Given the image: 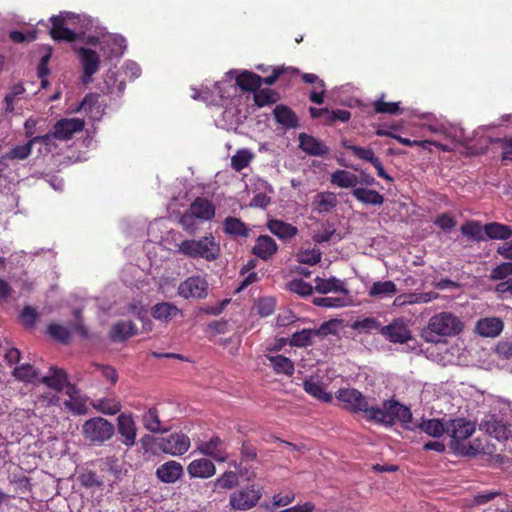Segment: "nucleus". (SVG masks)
I'll use <instances>...</instances> for the list:
<instances>
[{"instance_id": "f257e3e1", "label": "nucleus", "mask_w": 512, "mask_h": 512, "mask_svg": "<svg viewBox=\"0 0 512 512\" xmlns=\"http://www.w3.org/2000/svg\"><path fill=\"white\" fill-rule=\"evenodd\" d=\"M412 419L411 409L393 398L384 400L381 406L375 405L372 414L369 415V421L386 427H392L398 422L409 430H413L409 426L412 423Z\"/></svg>"}, {"instance_id": "f03ea898", "label": "nucleus", "mask_w": 512, "mask_h": 512, "mask_svg": "<svg viewBox=\"0 0 512 512\" xmlns=\"http://www.w3.org/2000/svg\"><path fill=\"white\" fill-rule=\"evenodd\" d=\"M463 322L451 312H440L429 319L421 337L428 343L439 342V337L454 336L463 330Z\"/></svg>"}, {"instance_id": "7ed1b4c3", "label": "nucleus", "mask_w": 512, "mask_h": 512, "mask_svg": "<svg viewBox=\"0 0 512 512\" xmlns=\"http://www.w3.org/2000/svg\"><path fill=\"white\" fill-rule=\"evenodd\" d=\"M178 252L193 259H204L208 262L217 260L220 256V245L210 233L200 239H187L178 245Z\"/></svg>"}, {"instance_id": "20e7f679", "label": "nucleus", "mask_w": 512, "mask_h": 512, "mask_svg": "<svg viewBox=\"0 0 512 512\" xmlns=\"http://www.w3.org/2000/svg\"><path fill=\"white\" fill-rule=\"evenodd\" d=\"M336 399L343 404V408L352 413L362 412L365 414L366 419L369 420V415L375 405H370L369 397L363 395L355 388H340L336 394Z\"/></svg>"}, {"instance_id": "39448f33", "label": "nucleus", "mask_w": 512, "mask_h": 512, "mask_svg": "<svg viewBox=\"0 0 512 512\" xmlns=\"http://www.w3.org/2000/svg\"><path fill=\"white\" fill-rule=\"evenodd\" d=\"M263 495V488L250 484L235 490L229 496V507L233 511H246L254 508Z\"/></svg>"}, {"instance_id": "423d86ee", "label": "nucleus", "mask_w": 512, "mask_h": 512, "mask_svg": "<svg viewBox=\"0 0 512 512\" xmlns=\"http://www.w3.org/2000/svg\"><path fill=\"white\" fill-rule=\"evenodd\" d=\"M114 425L102 417H94L83 425V434L86 439L94 443H104L114 434Z\"/></svg>"}, {"instance_id": "0eeeda50", "label": "nucleus", "mask_w": 512, "mask_h": 512, "mask_svg": "<svg viewBox=\"0 0 512 512\" xmlns=\"http://www.w3.org/2000/svg\"><path fill=\"white\" fill-rule=\"evenodd\" d=\"M178 294L184 299H204L208 295V282L199 275L188 277L180 283Z\"/></svg>"}, {"instance_id": "6e6552de", "label": "nucleus", "mask_w": 512, "mask_h": 512, "mask_svg": "<svg viewBox=\"0 0 512 512\" xmlns=\"http://www.w3.org/2000/svg\"><path fill=\"white\" fill-rule=\"evenodd\" d=\"M159 448L170 455H183L190 448V439L184 433H172L159 442Z\"/></svg>"}, {"instance_id": "1a4fd4ad", "label": "nucleus", "mask_w": 512, "mask_h": 512, "mask_svg": "<svg viewBox=\"0 0 512 512\" xmlns=\"http://www.w3.org/2000/svg\"><path fill=\"white\" fill-rule=\"evenodd\" d=\"M84 126L85 122L82 119L62 118L52 126L53 135L57 140L67 141L71 139L75 133L81 132Z\"/></svg>"}, {"instance_id": "9d476101", "label": "nucleus", "mask_w": 512, "mask_h": 512, "mask_svg": "<svg viewBox=\"0 0 512 512\" xmlns=\"http://www.w3.org/2000/svg\"><path fill=\"white\" fill-rule=\"evenodd\" d=\"M475 432V425L465 418H456L447 421L446 433L452 438L453 442L459 444L472 436Z\"/></svg>"}, {"instance_id": "9b49d317", "label": "nucleus", "mask_w": 512, "mask_h": 512, "mask_svg": "<svg viewBox=\"0 0 512 512\" xmlns=\"http://www.w3.org/2000/svg\"><path fill=\"white\" fill-rule=\"evenodd\" d=\"M77 53L83 67V83H89L92 76L99 70L100 56L96 51L85 47H80Z\"/></svg>"}, {"instance_id": "f8f14e48", "label": "nucleus", "mask_w": 512, "mask_h": 512, "mask_svg": "<svg viewBox=\"0 0 512 512\" xmlns=\"http://www.w3.org/2000/svg\"><path fill=\"white\" fill-rule=\"evenodd\" d=\"M50 36L57 42H74L80 35L66 27V18L62 15H54L50 18Z\"/></svg>"}, {"instance_id": "ddd939ff", "label": "nucleus", "mask_w": 512, "mask_h": 512, "mask_svg": "<svg viewBox=\"0 0 512 512\" xmlns=\"http://www.w3.org/2000/svg\"><path fill=\"white\" fill-rule=\"evenodd\" d=\"M117 430L122 437L121 442L125 446L132 447L135 445L137 428L131 414L121 413L117 417Z\"/></svg>"}, {"instance_id": "4468645a", "label": "nucleus", "mask_w": 512, "mask_h": 512, "mask_svg": "<svg viewBox=\"0 0 512 512\" xmlns=\"http://www.w3.org/2000/svg\"><path fill=\"white\" fill-rule=\"evenodd\" d=\"M199 451L218 462H224L227 459L226 445L219 436H213L208 441H203L198 445Z\"/></svg>"}, {"instance_id": "2eb2a0df", "label": "nucleus", "mask_w": 512, "mask_h": 512, "mask_svg": "<svg viewBox=\"0 0 512 512\" xmlns=\"http://www.w3.org/2000/svg\"><path fill=\"white\" fill-rule=\"evenodd\" d=\"M68 400L64 401V407L74 415H85L88 412L85 400L81 397L80 391L74 384L66 385Z\"/></svg>"}, {"instance_id": "dca6fc26", "label": "nucleus", "mask_w": 512, "mask_h": 512, "mask_svg": "<svg viewBox=\"0 0 512 512\" xmlns=\"http://www.w3.org/2000/svg\"><path fill=\"white\" fill-rule=\"evenodd\" d=\"M480 429L497 440L508 439V427L495 415H486L480 423Z\"/></svg>"}, {"instance_id": "f3484780", "label": "nucleus", "mask_w": 512, "mask_h": 512, "mask_svg": "<svg viewBox=\"0 0 512 512\" xmlns=\"http://www.w3.org/2000/svg\"><path fill=\"white\" fill-rule=\"evenodd\" d=\"M380 331L392 343L403 344L411 338L410 330L399 321H393L389 325L382 327Z\"/></svg>"}, {"instance_id": "a211bd4d", "label": "nucleus", "mask_w": 512, "mask_h": 512, "mask_svg": "<svg viewBox=\"0 0 512 512\" xmlns=\"http://www.w3.org/2000/svg\"><path fill=\"white\" fill-rule=\"evenodd\" d=\"M277 250L278 245L272 237L268 235H260L255 241L252 253L258 258L267 261L277 252Z\"/></svg>"}, {"instance_id": "6ab92c4d", "label": "nucleus", "mask_w": 512, "mask_h": 512, "mask_svg": "<svg viewBox=\"0 0 512 512\" xmlns=\"http://www.w3.org/2000/svg\"><path fill=\"white\" fill-rule=\"evenodd\" d=\"M299 147L308 155L324 156L328 153V147L325 143L306 133H300Z\"/></svg>"}, {"instance_id": "aec40b11", "label": "nucleus", "mask_w": 512, "mask_h": 512, "mask_svg": "<svg viewBox=\"0 0 512 512\" xmlns=\"http://www.w3.org/2000/svg\"><path fill=\"white\" fill-rule=\"evenodd\" d=\"M151 315L154 319L168 323L174 318L183 316V312L175 304L160 302L152 306Z\"/></svg>"}, {"instance_id": "412c9836", "label": "nucleus", "mask_w": 512, "mask_h": 512, "mask_svg": "<svg viewBox=\"0 0 512 512\" xmlns=\"http://www.w3.org/2000/svg\"><path fill=\"white\" fill-rule=\"evenodd\" d=\"M302 386L307 394L321 402L330 403L333 399L332 395L325 391L318 377L309 376L305 378Z\"/></svg>"}, {"instance_id": "4be33fe9", "label": "nucleus", "mask_w": 512, "mask_h": 512, "mask_svg": "<svg viewBox=\"0 0 512 512\" xmlns=\"http://www.w3.org/2000/svg\"><path fill=\"white\" fill-rule=\"evenodd\" d=\"M504 328V323L500 318L488 317L482 318L476 323V331L483 337H497Z\"/></svg>"}, {"instance_id": "5701e85b", "label": "nucleus", "mask_w": 512, "mask_h": 512, "mask_svg": "<svg viewBox=\"0 0 512 512\" xmlns=\"http://www.w3.org/2000/svg\"><path fill=\"white\" fill-rule=\"evenodd\" d=\"M276 122L285 129H294L299 125L296 113L287 105L278 104L273 110Z\"/></svg>"}, {"instance_id": "b1692460", "label": "nucleus", "mask_w": 512, "mask_h": 512, "mask_svg": "<svg viewBox=\"0 0 512 512\" xmlns=\"http://www.w3.org/2000/svg\"><path fill=\"white\" fill-rule=\"evenodd\" d=\"M156 475L163 483H175L183 475V467L176 461H168L157 468Z\"/></svg>"}, {"instance_id": "393cba45", "label": "nucleus", "mask_w": 512, "mask_h": 512, "mask_svg": "<svg viewBox=\"0 0 512 512\" xmlns=\"http://www.w3.org/2000/svg\"><path fill=\"white\" fill-rule=\"evenodd\" d=\"M223 231L232 238H248L251 229L240 218L228 216L223 221Z\"/></svg>"}, {"instance_id": "a878e982", "label": "nucleus", "mask_w": 512, "mask_h": 512, "mask_svg": "<svg viewBox=\"0 0 512 512\" xmlns=\"http://www.w3.org/2000/svg\"><path fill=\"white\" fill-rule=\"evenodd\" d=\"M187 472L191 478H209L215 474L216 467L211 460L200 458L189 463Z\"/></svg>"}, {"instance_id": "bb28decb", "label": "nucleus", "mask_w": 512, "mask_h": 512, "mask_svg": "<svg viewBox=\"0 0 512 512\" xmlns=\"http://www.w3.org/2000/svg\"><path fill=\"white\" fill-rule=\"evenodd\" d=\"M267 228L273 235L283 241H290L298 234L296 226L278 219L269 220Z\"/></svg>"}, {"instance_id": "cd10ccee", "label": "nucleus", "mask_w": 512, "mask_h": 512, "mask_svg": "<svg viewBox=\"0 0 512 512\" xmlns=\"http://www.w3.org/2000/svg\"><path fill=\"white\" fill-rule=\"evenodd\" d=\"M192 216L197 219L209 221L215 216V206L204 197H197L190 205Z\"/></svg>"}, {"instance_id": "c85d7f7f", "label": "nucleus", "mask_w": 512, "mask_h": 512, "mask_svg": "<svg viewBox=\"0 0 512 512\" xmlns=\"http://www.w3.org/2000/svg\"><path fill=\"white\" fill-rule=\"evenodd\" d=\"M314 282H315V290L320 294H327L330 292H339L345 296L349 295V290L346 288L344 282L337 279L336 277L332 276L328 279L316 277Z\"/></svg>"}, {"instance_id": "c756f323", "label": "nucleus", "mask_w": 512, "mask_h": 512, "mask_svg": "<svg viewBox=\"0 0 512 512\" xmlns=\"http://www.w3.org/2000/svg\"><path fill=\"white\" fill-rule=\"evenodd\" d=\"M136 334L137 327L132 321L119 320L112 325L109 336L114 342H123Z\"/></svg>"}, {"instance_id": "7c9ffc66", "label": "nucleus", "mask_w": 512, "mask_h": 512, "mask_svg": "<svg viewBox=\"0 0 512 512\" xmlns=\"http://www.w3.org/2000/svg\"><path fill=\"white\" fill-rule=\"evenodd\" d=\"M50 374L43 376L41 378V382L47 385L48 387L54 389L57 392H61L66 385L70 384L68 382V375L64 369L57 367H50Z\"/></svg>"}, {"instance_id": "2f4dec72", "label": "nucleus", "mask_w": 512, "mask_h": 512, "mask_svg": "<svg viewBox=\"0 0 512 512\" xmlns=\"http://www.w3.org/2000/svg\"><path fill=\"white\" fill-rule=\"evenodd\" d=\"M412 428H413V430L419 429L431 437L439 438L446 432L447 422L444 423L441 419H436V418H433V419L422 418L421 421L419 423L415 424Z\"/></svg>"}, {"instance_id": "473e14b6", "label": "nucleus", "mask_w": 512, "mask_h": 512, "mask_svg": "<svg viewBox=\"0 0 512 512\" xmlns=\"http://www.w3.org/2000/svg\"><path fill=\"white\" fill-rule=\"evenodd\" d=\"M326 327H327V323H324L317 330L302 329L301 331L295 332L292 334L289 343L291 346H294V347L309 346L312 343L313 336L326 334V332H325Z\"/></svg>"}, {"instance_id": "72a5a7b5", "label": "nucleus", "mask_w": 512, "mask_h": 512, "mask_svg": "<svg viewBox=\"0 0 512 512\" xmlns=\"http://www.w3.org/2000/svg\"><path fill=\"white\" fill-rule=\"evenodd\" d=\"M486 239L508 240L512 237V227L499 222H490L484 225Z\"/></svg>"}, {"instance_id": "f704fd0d", "label": "nucleus", "mask_w": 512, "mask_h": 512, "mask_svg": "<svg viewBox=\"0 0 512 512\" xmlns=\"http://www.w3.org/2000/svg\"><path fill=\"white\" fill-rule=\"evenodd\" d=\"M351 194L356 200L366 205H382L385 200L378 191L363 187L354 188Z\"/></svg>"}, {"instance_id": "c9c22d12", "label": "nucleus", "mask_w": 512, "mask_h": 512, "mask_svg": "<svg viewBox=\"0 0 512 512\" xmlns=\"http://www.w3.org/2000/svg\"><path fill=\"white\" fill-rule=\"evenodd\" d=\"M239 484V475L235 471H225L213 482V491L223 493L237 487Z\"/></svg>"}, {"instance_id": "e433bc0d", "label": "nucleus", "mask_w": 512, "mask_h": 512, "mask_svg": "<svg viewBox=\"0 0 512 512\" xmlns=\"http://www.w3.org/2000/svg\"><path fill=\"white\" fill-rule=\"evenodd\" d=\"M236 83L241 90L255 93L261 87L262 77L251 71H243L237 76Z\"/></svg>"}, {"instance_id": "4c0bfd02", "label": "nucleus", "mask_w": 512, "mask_h": 512, "mask_svg": "<svg viewBox=\"0 0 512 512\" xmlns=\"http://www.w3.org/2000/svg\"><path fill=\"white\" fill-rule=\"evenodd\" d=\"M460 231L464 236L473 241L480 242L486 240L484 225H482L480 221L468 220L461 225Z\"/></svg>"}, {"instance_id": "58836bf2", "label": "nucleus", "mask_w": 512, "mask_h": 512, "mask_svg": "<svg viewBox=\"0 0 512 512\" xmlns=\"http://www.w3.org/2000/svg\"><path fill=\"white\" fill-rule=\"evenodd\" d=\"M267 358L275 373L285 374L287 376L294 374L295 366L290 358L283 355L267 356Z\"/></svg>"}, {"instance_id": "ea45409f", "label": "nucleus", "mask_w": 512, "mask_h": 512, "mask_svg": "<svg viewBox=\"0 0 512 512\" xmlns=\"http://www.w3.org/2000/svg\"><path fill=\"white\" fill-rule=\"evenodd\" d=\"M331 183L341 188H357L358 177L347 170H336L331 174Z\"/></svg>"}, {"instance_id": "a19ab883", "label": "nucleus", "mask_w": 512, "mask_h": 512, "mask_svg": "<svg viewBox=\"0 0 512 512\" xmlns=\"http://www.w3.org/2000/svg\"><path fill=\"white\" fill-rule=\"evenodd\" d=\"M143 426L152 433L165 432L162 428L159 411L156 407H151L142 415Z\"/></svg>"}, {"instance_id": "79ce46f5", "label": "nucleus", "mask_w": 512, "mask_h": 512, "mask_svg": "<svg viewBox=\"0 0 512 512\" xmlns=\"http://www.w3.org/2000/svg\"><path fill=\"white\" fill-rule=\"evenodd\" d=\"M397 288L393 281H377L372 284L369 289L370 297H383V296H393L396 294Z\"/></svg>"}, {"instance_id": "37998d69", "label": "nucleus", "mask_w": 512, "mask_h": 512, "mask_svg": "<svg viewBox=\"0 0 512 512\" xmlns=\"http://www.w3.org/2000/svg\"><path fill=\"white\" fill-rule=\"evenodd\" d=\"M319 212H329L337 205V198L332 192L318 193L313 202Z\"/></svg>"}, {"instance_id": "c03bdc74", "label": "nucleus", "mask_w": 512, "mask_h": 512, "mask_svg": "<svg viewBox=\"0 0 512 512\" xmlns=\"http://www.w3.org/2000/svg\"><path fill=\"white\" fill-rule=\"evenodd\" d=\"M93 407L103 414L115 415L121 410L122 405L115 398H102L93 402Z\"/></svg>"}, {"instance_id": "a18cd8bd", "label": "nucleus", "mask_w": 512, "mask_h": 512, "mask_svg": "<svg viewBox=\"0 0 512 512\" xmlns=\"http://www.w3.org/2000/svg\"><path fill=\"white\" fill-rule=\"evenodd\" d=\"M350 298L348 296H341V297H331V296H325V297H316L313 299V304L319 307H325V308H340V307H346L350 305Z\"/></svg>"}, {"instance_id": "49530a36", "label": "nucleus", "mask_w": 512, "mask_h": 512, "mask_svg": "<svg viewBox=\"0 0 512 512\" xmlns=\"http://www.w3.org/2000/svg\"><path fill=\"white\" fill-rule=\"evenodd\" d=\"M279 98V94L271 88H258L254 93V102L258 107L274 104Z\"/></svg>"}, {"instance_id": "de8ad7c7", "label": "nucleus", "mask_w": 512, "mask_h": 512, "mask_svg": "<svg viewBox=\"0 0 512 512\" xmlns=\"http://www.w3.org/2000/svg\"><path fill=\"white\" fill-rule=\"evenodd\" d=\"M254 155L248 149H239L236 151L235 155L231 158V167L236 172H240L246 167L249 166L252 161Z\"/></svg>"}, {"instance_id": "09e8293b", "label": "nucleus", "mask_w": 512, "mask_h": 512, "mask_svg": "<svg viewBox=\"0 0 512 512\" xmlns=\"http://www.w3.org/2000/svg\"><path fill=\"white\" fill-rule=\"evenodd\" d=\"M341 145L351 151L354 156L357 158L367 161L369 163H373L378 157L375 156L374 151L371 148H364L356 145H352L348 140H342Z\"/></svg>"}, {"instance_id": "8fccbe9b", "label": "nucleus", "mask_w": 512, "mask_h": 512, "mask_svg": "<svg viewBox=\"0 0 512 512\" xmlns=\"http://www.w3.org/2000/svg\"><path fill=\"white\" fill-rule=\"evenodd\" d=\"M32 148L33 144L31 140H29L24 145H18L11 148L8 152L5 153L3 158L8 160H25L31 155Z\"/></svg>"}, {"instance_id": "3c124183", "label": "nucleus", "mask_w": 512, "mask_h": 512, "mask_svg": "<svg viewBox=\"0 0 512 512\" xmlns=\"http://www.w3.org/2000/svg\"><path fill=\"white\" fill-rule=\"evenodd\" d=\"M48 334L62 344L69 343L71 333L69 329L58 323H50L47 327Z\"/></svg>"}, {"instance_id": "603ef678", "label": "nucleus", "mask_w": 512, "mask_h": 512, "mask_svg": "<svg viewBox=\"0 0 512 512\" xmlns=\"http://www.w3.org/2000/svg\"><path fill=\"white\" fill-rule=\"evenodd\" d=\"M13 375L21 381L34 382L39 374L31 364H23L14 369Z\"/></svg>"}, {"instance_id": "864d4df0", "label": "nucleus", "mask_w": 512, "mask_h": 512, "mask_svg": "<svg viewBox=\"0 0 512 512\" xmlns=\"http://www.w3.org/2000/svg\"><path fill=\"white\" fill-rule=\"evenodd\" d=\"M374 111L378 114L397 115L401 113L399 102H386L383 97L373 103Z\"/></svg>"}, {"instance_id": "5fc2aeb1", "label": "nucleus", "mask_w": 512, "mask_h": 512, "mask_svg": "<svg viewBox=\"0 0 512 512\" xmlns=\"http://www.w3.org/2000/svg\"><path fill=\"white\" fill-rule=\"evenodd\" d=\"M351 118V112L343 109L329 110L326 114V118L324 119V124L333 125L335 122L339 121L342 123L348 122Z\"/></svg>"}, {"instance_id": "6e6d98bb", "label": "nucleus", "mask_w": 512, "mask_h": 512, "mask_svg": "<svg viewBox=\"0 0 512 512\" xmlns=\"http://www.w3.org/2000/svg\"><path fill=\"white\" fill-rule=\"evenodd\" d=\"M437 296L438 295L435 292L405 293L403 301L407 304L428 303L433 299H436Z\"/></svg>"}, {"instance_id": "4d7b16f0", "label": "nucleus", "mask_w": 512, "mask_h": 512, "mask_svg": "<svg viewBox=\"0 0 512 512\" xmlns=\"http://www.w3.org/2000/svg\"><path fill=\"white\" fill-rule=\"evenodd\" d=\"M352 328L361 332L371 333L380 328L379 322L373 317H366L353 323Z\"/></svg>"}, {"instance_id": "13d9d810", "label": "nucleus", "mask_w": 512, "mask_h": 512, "mask_svg": "<svg viewBox=\"0 0 512 512\" xmlns=\"http://www.w3.org/2000/svg\"><path fill=\"white\" fill-rule=\"evenodd\" d=\"M39 314L33 307L27 305L20 313V320L26 328H34Z\"/></svg>"}, {"instance_id": "bf43d9fd", "label": "nucleus", "mask_w": 512, "mask_h": 512, "mask_svg": "<svg viewBox=\"0 0 512 512\" xmlns=\"http://www.w3.org/2000/svg\"><path fill=\"white\" fill-rule=\"evenodd\" d=\"M512 275V262H503L492 269L490 279L493 281L504 280Z\"/></svg>"}, {"instance_id": "052dcab7", "label": "nucleus", "mask_w": 512, "mask_h": 512, "mask_svg": "<svg viewBox=\"0 0 512 512\" xmlns=\"http://www.w3.org/2000/svg\"><path fill=\"white\" fill-rule=\"evenodd\" d=\"M79 480L82 486L86 488L101 487L104 482L94 471L88 470L80 474Z\"/></svg>"}, {"instance_id": "680f3d73", "label": "nucleus", "mask_w": 512, "mask_h": 512, "mask_svg": "<svg viewBox=\"0 0 512 512\" xmlns=\"http://www.w3.org/2000/svg\"><path fill=\"white\" fill-rule=\"evenodd\" d=\"M297 259L299 263L315 265L321 261V253L316 249H307L299 252Z\"/></svg>"}, {"instance_id": "e2e57ef3", "label": "nucleus", "mask_w": 512, "mask_h": 512, "mask_svg": "<svg viewBox=\"0 0 512 512\" xmlns=\"http://www.w3.org/2000/svg\"><path fill=\"white\" fill-rule=\"evenodd\" d=\"M276 302L272 297L260 298L257 303V312L261 317H267L274 313Z\"/></svg>"}, {"instance_id": "0e129e2a", "label": "nucleus", "mask_w": 512, "mask_h": 512, "mask_svg": "<svg viewBox=\"0 0 512 512\" xmlns=\"http://www.w3.org/2000/svg\"><path fill=\"white\" fill-rule=\"evenodd\" d=\"M50 59L51 53H47L42 56L37 68V75L41 79V86L43 88H46L48 85L47 76L50 74V69L48 67Z\"/></svg>"}, {"instance_id": "69168bd1", "label": "nucleus", "mask_w": 512, "mask_h": 512, "mask_svg": "<svg viewBox=\"0 0 512 512\" xmlns=\"http://www.w3.org/2000/svg\"><path fill=\"white\" fill-rule=\"evenodd\" d=\"M289 289L300 296H309L313 292L312 285L305 282L303 279H294L290 281Z\"/></svg>"}, {"instance_id": "338daca9", "label": "nucleus", "mask_w": 512, "mask_h": 512, "mask_svg": "<svg viewBox=\"0 0 512 512\" xmlns=\"http://www.w3.org/2000/svg\"><path fill=\"white\" fill-rule=\"evenodd\" d=\"M241 462H251L257 458V448L250 440H245L240 449Z\"/></svg>"}, {"instance_id": "774afa93", "label": "nucleus", "mask_w": 512, "mask_h": 512, "mask_svg": "<svg viewBox=\"0 0 512 512\" xmlns=\"http://www.w3.org/2000/svg\"><path fill=\"white\" fill-rule=\"evenodd\" d=\"M494 143H498L501 145V148L503 150L501 161L504 165L507 164V162H512V137L510 138H496L494 140Z\"/></svg>"}]
</instances>
